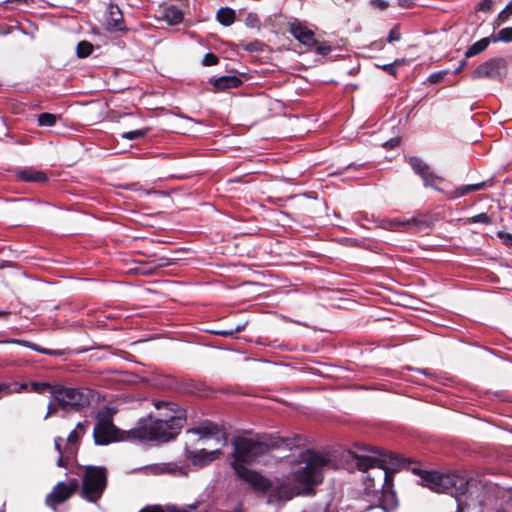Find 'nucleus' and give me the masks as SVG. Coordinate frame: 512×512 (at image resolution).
<instances>
[{
	"instance_id": "31",
	"label": "nucleus",
	"mask_w": 512,
	"mask_h": 512,
	"mask_svg": "<svg viewBox=\"0 0 512 512\" xmlns=\"http://www.w3.org/2000/svg\"><path fill=\"white\" fill-rule=\"evenodd\" d=\"M448 73L446 70L437 71L429 75L428 80L430 83H438L440 82L444 76Z\"/></svg>"
},
{
	"instance_id": "3",
	"label": "nucleus",
	"mask_w": 512,
	"mask_h": 512,
	"mask_svg": "<svg viewBox=\"0 0 512 512\" xmlns=\"http://www.w3.org/2000/svg\"><path fill=\"white\" fill-rule=\"evenodd\" d=\"M421 485L437 493H447L457 501L458 512H463L468 503L462 497L469 498L477 487L474 479H467L458 474H443L436 471H424L420 474Z\"/></svg>"
},
{
	"instance_id": "28",
	"label": "nucleus",
	"mask_w": 512,
	"mask_h": 512,
	"mask_svg": "<svg viewBox=\"0 0 512 512\" xmlns=\"http://www.w3.org/2000/svg\"><path fill=\"white\" fill-rule=\"evenodd\" d=\"M494 41L511 42L512 41V27H506L501 29Z\"/></svg>"
},
{
	"instance_id": "7",
	"label": "nucleus",
	"mask_w": 512,
	"mask_h": 512,
	"mask_svg": "<svg viewBox=\"0 0 512 512\" xmlns=\"http://www.w3.org/2000/svg\"><path fill=\"white\" fill-rule=\"evenodd\" d=\"M93 438L96 445H108L118 440H133L128 438V431H120L108 419H99L93 429Z\"/></svg>"
},
{
	"instance_id": "17",
	"label": "nucleus",
	"mask_w": 512,
	"mask_h": 512,
	"mask_svg": "<svg viewBox=\"0 0 512 512\" xmlns=\"http://www.w3.org/2000/svg\"><path fill=\"white\" fill-rule=\"evenodd\" d=\"M153 474L169 473L172 475H185L187 468L179 463H165L160 465H153L148 468Z\"/></svg>"
},
{
	"instance_id": "2",
	"label": "nucleus",
	"mask_w": 512,
	"mask_h": 512,
	"mask_svg": "<svg viewBox=\"0 0 512 512\" xmlns=\"http://www.w3.org/2000/svg\"><path fill=\"white\" fill-rule=\"evenodd\" d=\"M369 451L374 455L354 454L356 467L365 472L364 485L366 493H377L392 481L390 470L403 464L399 456L392 453H380L375 448Z\"/></svg>"
},
{
	"instance_id": "15",
	"label": "nucleus",
	"mask_w": 512,
	"mask_h": 512,
	"mask_svg": "<svg viewBox=\"0 0 512 512\" xmlns=\"http://www.w3.org/2000/svg\"><path fill=\"white\" fill-rule=\"evenodd\" d=\"M106 27L110 32L125 30L123 14L117 5L111 4L108 8Z\"/></svg>"
},
{
	"instance_id": "16",
	"label": "nucleus",
	"mask_w": 512,
	"mask_h": 512,
	"mask_svg": "<svg viewBox=\"0 0 512 512\" xmlns=\"http://www.w3.org/2000/svg\"><path fill=\"white\" fill-rule=\"evenodd\" d=\"M378 492L381 493L380 506L385 512H391L396 509L398 501L392 490V481Z\"/></svg>"
},
{
	"instance_id": "33",
	"label": "nucleus",
	"mask_w": 512,
	"mask_h": 512,
	"mask_svg": "<svg viewBox=\"0 0 512 512\" xmlns=\"http://www.w3.org/2000/svg\"><path fill=\"white\" fill-rule=\"evenodd\" d=\"M139 512H164V511L160 507L154 506V507L144 508V509H142ZM171 512H189V511L187 509H177V508L174 507L171 510Z\"/></svg>"
},
{
	"instance_id": "42",
	"label": "nucleus",
	"mask_w": 512,
	"mask_h": 512,
	"mask_svg": "<svg viewBox=\"0 0 512 512\" xmlns=\"http://www.w3.org/2000/svg\"><path fill=\"white\" fill-rule=\"evenodd\" d=\"M383 70H385L386 72L392 74V75H395L396 74V71L393 67V64H386L384 65L383 67Z\"/></svg>"
},
{
	"instance_id": "25",
	"label": "nucleus",
	"mask_w": 512,
	"mask_h": 512,
	"mask_svg": "<svg viewBox=\"0 0 512 512\" xmlns=\"http://www.w3.org/2000/svg\"><path fill=\"white\" fill-rule=\"evenodd\" d=\"M59 117L55 114L51 113H41L38 115V125L41 127H51L54 126Z\"/></svg>"
},
{
	"instance_id": "40",
	"label": "nucleus",
	"mask_w": 512,
	"mask_h": 512,
	"mask_svg": "<svg viewBox=\"0 0 512 512\" xmlns=\"http://www.w3.org/2000/svg\"><path fill=\"white\" fill-rule=\"evenodd\" d=\"M372 4L380 9H385L388 7L386 0H372Z\"/></svg>"
},
{
	"instance_id": "43",
	"label": "nucleus",
	"mask_w": 512,
	"mask_h": 512,
	"mask_svg": "<svg viewBox=\"0 0 512 512\" xmlns=\"http://www.w3.org/2000/svg\"><path fill=\"white\" fill-rule=\"evenodd\" d=\"M169 405H170L169 403L164 402V401H158V402L155 403V407L157 409H161V408L167 407Z\"/></svg>"
},
{
	"instance_id": "30",
	"label": "nucleus",
	"mask_w": 512,
	"mask_h": 512,
	"mask_svg": "<svg viewBox=\"0 0 512 512\" xmlns=\"http://www.w3.org/2000/svg\"><path fill=\"white\" fill-rule=\"evenodd\" d=\"M473 223L490 224L491 219L486 213H480L471 218Z\"/></svg>"
},
{
	"instance_id": "44",
	"label": "nucleus",
	"mask_w": 512,
	"mask_h": 512,
	"mask_svg": "<svg viewBox=\"0 0 512 512\" xmlns=\"http://www.w3.org/2000/svg\"><path fill=\"white\" fill-rule=\"evenodd\" d=\"M466 63H467L466 61H462V62L460 63V65L455 69L454 73H459V72L464 68V66L466 65Z\"/></svg>"
},
{
	"instance_id": "10",
	"label": "nucleus",
	"mask_w": 512,
	"mask_h": 512,
	"mask_svg": "<svg viewBox=\"0 0 512 512\" xmlns=\"http://www.w3.org/2000/svg\"><path fill=\"white\" fill-rule=\"evenodd\" d=\"M507 74V63L503 58L489 59L480 64L472 74L473 79L489 78L502 80Z\"/></svg>"
},
{
	"instance_id": "20",
	"label": "nucleus",
	"mask_w": 512,
	"mask_h": 512,
	"mask_svg": "<svg viewBox=\"0 0 512 512\" xmlns=\"http://www.w3.org/2000/svg\"><path fill=\"white\" fill-rule=\"evenodd\" d=\"M242 83L241 79L234 75H227L217 78L214 81V86L218 90H226L236 88Z\"/></svg>"
},
{
	"instance_id": "41",
	"label": "nucleus",
	"mask_w": 512,
	"mask_h": 512,
	"mask_svg": "<svg viewBox=\"0 0 512 512\" xmlns=\"http://www.w3.org/2000/svg\"><path fill=\"white\" fill-rule=\"evenodd\" d=\"M511 16V13L505 7L498 15V19L501 21H506Z\"/></svg>"
},
{
	"instance_id": "29",
	"label": "nucleus",
	"mask_w": 512,
	"mask_h": 512,
	"mask_svg": "<svg viewBox=\"0 0 512 512\" xmlns=\"http://www.w3.org/2000/svg\"><path fill=\"white\" fill-rule=\"evenodd\" d=\"M146 132L147 131L143 130V129L128 131V132H124L122 134V138L127 139V140H135V139L145 136Z\"/></svg>"
},
{
	"instance_id": "45",
	"label": "nucleus",
	"mask_w": 512,
	"mask_h": 512,
	"mask_svg": "<svg viewBox=\"0 0 512 512\" xmlns=\"http://www.w3.org/2000/svg\"><path fill=\"white\" fill-rule=\"evenodd\" d=\"M512 15V0L505 6Z\"/></svg>"
},
{
	"instance_id": "32",
	"label": "nucleus",
	"mask_w": 512,
	"mask_h": 512,
	"mask_svg": "<svg viewBox=\"0 0 512 512\" xmlns=\"http://www.w3.org/2000/svg\"><path fill=\"white\" fill-rule=\"evenodd\" d=\"M202 63L205 66L216 65L218 63V58L214 54L208 53L204 56Z\"/></svg>"
},
{
	"instance_id": "5",
	"label": "nucleus",
	"mask_w": 512,
	"mask_h": 512,
	"mask_svg": "<svg viewBox=\"0 0 512 512\" xmlns=\"http://www.w3.org/2000/svg\"><path fill=\"white\" fill-rule=\"evenodd\" d=\"M107 485V471L104 467L87 466L85 468L81 495L90 502L99 500Z\"/></svg>"
},
{
	"instance_id": "46",
	"label": "nucleus",
	"mask_w": 512,
	"mask_h": 512,
	"mask_svg": "<svg viewBox=\"0 0 512 512\" xmlns=\"http://www.w3.org/2000/svg\"><path fill=\"white\" fill-rule=\"evenodd\" d=\"M28 387H30V386H29V384L24 383V384H22V385L20 386V390H25V389H27Z\"/></svg>"
},
{
	"instance_id": "21",
	"label": "nucleus",
	"mask_w": 512,
	"mask_h": 512,
	"mask_svg": "<svg viewBox=\"0 0 512 512\" xmlns=\"http://www.w3.org/2000/svg\"><path fill=\"white\" fill-rule=\"evenodd\" d=\"M12 343L24 345V346H26L28 348H31L34 351H37V352L45 354V355L63 356V355L66 354V350H60V349L52 350V349L41 348V347H39L38 345H36L34 343H31V342H28V341H24V340H13Z\"/></svg>"
},
{
	"instance_id": "37",
	"label": "nucleus",
	"mask_w": 512,
	"mask_h": 512,
	"mask_svg": "<svg viewBox=\"0 0 512 512\" xmlns=\"http://www.w3.org/2000/svg\"><path fill=\"white\" fill-rule=\"evenodd\" d=\"M244 327H245L244 324L237 325L234 329L224 330V331L219 332V334L222 336H232L235 333L241 332L244 329Z\"/></svg>"
},
{
	"instance_id": "48",
	"label": "nucleus",
	"mask_w": 512,
	"mask_h": 512,
	"mask_svg": "<svg viewBox=\"0 0 512 512\" xmlns=\"http://www.w3.org/2000/svg\"><path fill=\"white\" fill-rule=\"evenodd\" d=\"M9 312L7 311H0V316L7 315Z\"/></svg>"
},
{
	"instance_id": "50",
	"label": "nucleus",
	"mask_w": 512,
	"mask_h": 512,
	"mask_svg": "<svg viewBox=\"0 0 512 512\" xmlns=\"http://www.w3.org/2000/svg\"><path fill=\"white\" fill-rule=\"evenodd\" d=\"M190 509H196L197 508V504H194V505H191L189 506Z\"/></svg>"
},
{
	"instance_id": "19",
	"label": "nucleus",
	"mask_w": 512,
	"mask_h": 512,
	"mask_svg": "<svg viewBox=\"0 0 512 512\" xmlns=\"http://www.w3.org/2000/svg\"><path fill=\"white\" fill-rule=\"evenodd\" d=\"M16 175L20 180L25 182H45L47 180V176L44 172L33 169L20 170Z\"/></svg>"
},
{
	"instance_id": "35",
	"label": "nucleus",
	"mask_w": 512,
	"mask_h": 512,
	"mask_svg": "<svg viewBox=\"0 0 512 512\" xmlns=\"http://www.w3.org/2000/svg\"><path fill=\"white\" fill-rule=\"evenodd\" d=\"M498 237L505 243L507 246H512V234L504 231L498 232Z\"/></svg>"
},
{
	"instance_id": "38",
	"label": "nucleus",
	"mask_w": 512,
	"mask_h": 512,
	"mask_svg": "<svg viewBox=\"0 0 512 512\" xmlns=\"http://www.w3.org/2000/svg\"><path fill=\"white\" fill-rule=\"evenodd\" d=\"M398 40H400V32L396 28H393L388 34V42L391 43Z\"/></svg>"
},
{
	"instance_id": "8",
	"label": "nucleus",
	"mask_w": 512,
	"mask_h": 512,
	"mask_svg": "<svg viewBox=\"0 0 512 512\" xmlns=\"http://www.w3.org/2000/svg\"><path fill=\"white\" fill-rule=\"evenodd\" d=\"M84 430V423L79 422L76 425V428L71 431L67 437V447L63 450L61 447V443L63 442V439L61 437H57L54 440V447L59 453L58 460L56 462V465L58 467H67V462L70 458L74 457L76 450L75 445L79 442L83 435Z\"/></svg>"
},
{
	"instance_id": "18",
	"label": "nucleus",
	"mask_w": 512,
	"mask_h": 512,
	"mask_svg": "<svg viewBox=\"0 0 512 512\" xmlns=\"http://www.w3.org/2000/svg\"><path fill=\"white\" fill-rule=\"evenodd\" d=\"M161 18L169 25H176L183 21L184 14L181 9L171 5L164 7L161 11Z\"/></svg>"
},
{
	"instance_id": "49",
	"label": "nucleus",
	"mask_w": 512,
	"mask_h": 512,
	"mask_svg": "<svg viewBox=\"0 0 512 512\" xmlns=\"http://www.w3.org/2000/svg\"><path fill=\"white\" fill-rule=\"evenodd\" d=\"M390 143H391V146H393L398 143V140H392Z\"/></svg>"
},
{
	"instance_id": "9",
	"label": "nucleus",
	"mask_w": 512,
	"mask_h": 512,
	"mask_svg": "<svg viewBox=\"0 0 512 512\" xmlns=\"http://www.w3.org/2000/svg\"><path fill=\"white\" fill-rule=\"evenodd\" d=\"M408 163L414 173L422 179L424 187H430L438 192H443L438 185L444 182V178L435 174L426 162L413 156L408 159Z\"/></svg>"
},
{
	"instance_id": "26",
	"label": "nucleus",
	"mask_w": 512,
	"mask_h": 512,
	"mask_svg": "<svg viewBox=\"0 0 512 512\" xmlns=\"http://www.w3.org/2000/svg\"><path fill=\"white\" fill-rule=\"evenodd\" d=\"M77 55L80 58H85L89 56L93 51V45L87 41H81L77 45Z\"/></svg>"
},
{
	"instance_id": "12",
	"label": "nucleus",
	"mask_w": 512,
	"mask_h": 512,
	"mask_svg": "<svg viewBox=\"0 0 512 512\" xmlns=\"http://www.w3.org/2000/svg\"><path fill=\"white\" fill-rule=\"evenodd\" d=\"M189 432L199 435L200 440L214 438L216 442L222 446L227 444V437L225 432L213 423H204L201 426L189 430Z\"/></svg>"
},
{
	"instance_id": "34",
	"label": "nucleus",
	"mask_w": 512,
	"mask_h": 512,
	"mask_svg": "<svg viewBox=\"0 0 512 512\" xmlns=\"http://www.w3.org/2000/svg\"><path fill=\"white\" fill-rule=\"evenodd\" d=\"M493 6V0H481V2L478 4V10L483 12H489L492 9Z\"/></svg>"
},
{
	"instance_id": "13",
	"label": "nucleus",
	"mask_w": 512,
	"mask_h": 512,
	"mask_svg": "<svg viewBox=\"0 0 512 512\" xmlns=\"http://www.w3.org/2000/svg\"><path fill=\"white\" fill-rule=\"evenodd\" d=\"M288 31L296 40L307 47L316 44L314 32L297 20L289 23Z\"/></svg>"
},
{
	"instance_id": "51",
	"label": "nucleus",
	"mask_w": 512,
	"mask_h": 512,
	"mask_svg": "<svg viewBox=\"0 0 512 512\" xmlns=\"http://www.w3.org/2000/svg\"><path fill=\"white\" fill-rule=\"evenodd\" d=\"M396 224H402V225H405V224H409V221H408V222H402V223H400V222H396Z\"/></svg>"
},
{
	"instance_id": "22",
	"label": "nucleus",
	"mask_w": 512,
	"mask_h": 512,
	"mask_svg": "<svg viewBox=\"0 0 512 512\" xmlns=\"http://www.w3.org/2000/svg\"><path fill=\"white\" fill-rule=\"evenodd\" d=\"M216 19L224 26H230L235 20V11L229 7H222L217 11Z\"/></svg>"
},
{
	"instance_id": "4",
	"label": "nucleus",
	"mask_w": 512,
	"mask_h": 512,
	"mask_svg": "<svg viewBox=\"0 0 512 512\" xmlns=\"http://www.w3.org/2000/svg\"><path fill=\"white\" fill-rule=\"evenodd\" d=\"M185 422V417L180 414L167 418H147L139 420L136 427L128 431V438L133 440H149L167 442L179 433Z\"/></svg>"
},
{
	"instance_id": "39",
	"label": "nucleus",
	"mask_w": 512,
	"mask_h": 512,
	"mask_svg": "<svg viewBox=\"0 0 512 512\" xmlns=\"http://www.w3.org/2000/svg\"><path fill=\"white\" fill-rule=\"evenodd\" d=\"M331 51V47L328 45H319L317 46V52L321 55H326Z\"/></svg>"
},
{
	"instance_id": "23",
	"label": "nucleus",
	"mask_w": 512,
	"mask_h": 512,
	"mask_svg": "<svg viewBox=\"0 0 512 512\" xmlns=\"http://www.w3.org/2000/svg\"><path fill=\"white\" fill-rule=\"evenodd\" d=\"M489 44V38H482L467 49V51L465 52V56L467 58L476 56L479 53L483 52L489 46Z\"/></svg>"
},
{
	"instance_id": "36",
	"label": "nucleus",
	"mask_w": 512,
	"mask_h": 512,
	"mask_svg": "<svg viewBox=\"0 0 512 512\" xmlns=\"http://www.w3.org/2000/svg\"><path fill=\"white\" fill-rule=\"evenodd\" d=\"M59 409H61V407L58 405L57 401H56V403L50 402L47 407V413H46L44 419L49 418L51 415L55 414Z\"/></svg>"
},
{
	"instance_id": "27",
	"label": "nucleus",
	"mask_w": 512,
	"mask_h": 512,
	"mask_svg": "<svg viewBox=\"0 0 512 512\" xmlns=\"http://www.w3.org/2000/svg\"><path fill=\"white\" fill-rule=\"evenodd\" d=\"M29 386H30V391L39 393V394H42L47 390H49L51 392V388L54 387L47 382H31L29 384Z\"/></svg>"
},
{
	"instance_id": "1",
	"label": "nucleus",
	"mask_w": 512,
	"mask_h": 512,
	"mask_svg": "<svg viewBox=\"0 0 512 512\" xmlns=\"http://www.w3.org/2000/svg\"><path fill=\"white\" fill-rule=\"evenodd\" d=\"M234 451L231 463L237 476L258 491H269L268 502L281 505L295 496L314 493L315 487L323 481V471L329 460L326 456L306 451L294 470L283 478L271 482L256 471L248 469L250 464L270 449L287 445V440L269 436L263 440L239 436L232 442Z\"/></svg>"
},
{
	"instance_id": "24",
	"label": "nucleus",
	"mask_w": 512,
	"mask_h": 512,
	"mask_svg": "<svg viewBox=\"0 0 512 512\" xmlns=\"http://www.w3.org/2000/svg\"><path fill=\"white\" fill-rule=\"evenodd\" d=\"M486 183L485 182H479V183H476V184H468V185H463V186H460L458 188H456L453 192V197H461V196H464L468 193H471V192H475V191H479L481 189H483L485 187Z\"/></svg>"
},
{
	"instance_id": "11",
	"label": "nucleus",
	"mask_w": 512,
	"mask_h": 512,
	"mask_svg": "<svg viewBox=\"0 0 512 512\" xmlns=\"http://www.w3.org/2000/svg\"><path fill=\"white\" fill-rule=\"evenodd\" d=\"M78 488V481L73 480L68 484L59 482L53 490L47 495L46 503L51 508L55 509V505L66 501L74 491Z\"/></svg>"
},
{
	"instance_id": "6",
	"label": "nucleus",
	"mask_w": 512,
	"mask_h": 512,
	"mask_svg": "<svg viewBox=\"0 0 512 512\" xmlns=\"http://www.w3.org/2000/svg\"><path fill=\"white\" fill-rule=\"evenodd\" d=\"M51 396L58 402L61 409H78L89 405L92 392L89 389L54 386L51 388Z\"/></svg>"
},
{
	"instance_id": "47",
	"label": "nucleus",
	"mask_w": 512,
	"mask_h": 512,
	"mask_svg": "<svg viewBox=\"0 0 512 512\" xmlns=\"http://www.w3.org/2000/svg\"><path fill=\"white\" fill-rule=\"evenodd\" d=\"M7 388H8V386L6 384H0V391H3Z\"/></svg>"
},
{
	"instance_id": "14",
	"label": "nucleus",
	"mask_w": 512,
	"mask_h": 512,
	"mask_svg": "<svg viewBox=\"0 0 512 512\" xmlns=\"http://www.w3.org/2000/svg\"><path fill=\"white\" fill-rule=\"evenodd\" d=\"M221 454L220 449H215L212 451H207L205 449L199 450H189L186 449L185 456L188 460L192 462L193 465L198 467H203L215 459H217Z\"/></svg>"
}]
</instances>
